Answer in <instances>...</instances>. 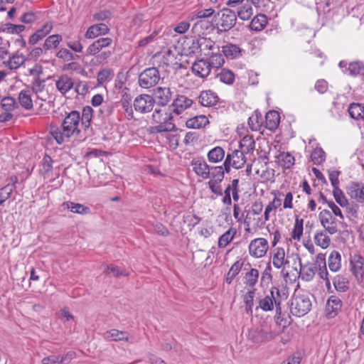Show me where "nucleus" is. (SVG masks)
Returning <instances> with one entry per match:
<instances>
[{
	"label": "nucleus",
	"instance_id": "nucleus-46",
	"mask_svg": "<svg viewBox=\"0 0 364 364\" xmlns=\"http://www.w3.org/2000/svg\"><path fill=\"white\" fill-rule=\"evenodd\" d=\"M236 234L235 228H230L223 233L218 239V247L220 248L225 247L234 238Z\"/></svg>",
	"mask_w": 364,
	"mask_h": 364
},
{
	"label": "nucleus",
	"instance_id": "nucleus-7",
	"mask_svg": "<svg viewBox=\"0 0 364 364\" xmlns=\"http://www.w3.org/2000/svg\"><path fill=\"white\" fill-rule=\"evenodd\" d=\"M245 163L246 159L243 152L235 149L227 154L223 165L225 166L226 173H229L231 166L239 169L241 168Z\"/></svg>",
	"mask_w": 364,
	"mask_h": 364
},
{
	"label": "nucleus",
	"instance_id": "nucleus-57",
	"mask_svg": "<svg viewBox=\"0 0 364 364\" xmlns=\"http://www.w3.org/2000/svg\"><path fill=\"white\" fill-rule=\"evenodd\" d=\"M252 15V8L248 4H245L237 11V16L241 20L246 21L250 18Z\"/></svg>",
	"mask_w": 364,
	"mask_h": 364
},
{
	"label": "nucleus",
	"instance_id": "nucleus-54",
	"mask_svg": "<svg viewBox=\"0 0 364 364\" xmlns=\"http://www.w3.org/2000/svg\"><path fill=\"white\" fill-rule=\"evenodd\" d=\"M220 81L227 85H232L235 80L234 73L229 70H222L220 73L217 75Z\"/></svg>",
	"mask_w": 364,
	"mask_h": 364
},
{
	"label": "nucleus",
	"instance_id": "nucleus-41",
	"mask_svg": "<svg viewBox=\"0 0 364 364\" xmlns=\"http://www.w3.org/2000/svg\"><path fill=\"white\" fill-rule=\"evenodd\" d=\"M279 164L284 168H291L295 162L294 157L289 152H282L277 156Z\"/></svg>",
	"mask_w": 364,
	"mask_h": 364
},
{
	"label": "nucleus",
	"instance_id": "nucleus-61",
	"mask_svg": "<svg viewBox=\"0 0 364 364\" xmlns=\"http://www.w3.org/2000/svg\"><path fill=\"white\" fill-rule=\"evenodd\" d=\"M271 272H272V266H271V262H269L267 264V266H266L264 272L262 274V277H261V283L262 284L266 283L268 284L272 281V276Z\"/></svg>",
	"mask_w": 364,
	"mask_h": 364
},
{
	"label": "nucleus",
	"instance_id": "nucleus-52",
	"mask_svg": "<svg viewBox=\"0 0 364 364\" xmlns=\"http://www.w3.org/2000/svg\"><path fill=\"white\" fill-rule=\"evenodd\" d=\"M262 123V116L260 113L255 112L248 119V125L252 131H257Z\"/></svg>",
	"mask_w": 364,
	"mask_h": 364
},
{
	"label": "nucleus",
	"instance_id": "nucleus-40",
	"mask_svg": "<svg viewBox=\"0 0 364 364\" xmlns=\"http://www.w3.org/2000/svg\"><path fill=\"white\" fill-rule=\"evenodd\" d=\"M18 102L22 107L26 110L33 108V100L29 90H21L18 94Z\"/></svg>",
	"mask_w": 364,
	"mask_h": 364
},
{
	"label": "nucleus",
	"instance_id": "nucleus-10",
	"mask_svg": "<svg viewBox=\"0 0 364 364\" xmlns=\"http://www.w3.org/2000/svg\"><path fill=\"white\" fill-rule=\"evenodd\" d=\"M338 66L343 69L344 74L355 77L364 73V63L362 61H354L348 63L346 60H341Z\"/></svg>",
	"mask_w": 364,
	"mask_h": 364
},
{
	"label": "nucleus",
	"instance_id": "nucleus-56",
	"mask_svg": "<svg viewBox=\"0 0 364 364\" xmlns=\"http://www.w3.org/2000/svg\"><path fill=\"white\" fill-rule=\"evenodd\" d=\"M263 210V204L261 201H256L255 202L252 207H251V209L250 210L248 211V213H247L246 216H245V223L247 224V226L250 225V223L247 221V220L249 219V215L250 214H252V215H259L262 211Z\"/></svg>",
	"mask_w": 364,
	"mask_h": 364
},
{
	"label": "nucleus",
	"instance_id": "nucleus-15",
	"mask_svg": "<svg viewBox=\"0 0 364 364\" xmlns=\"http://www.w3.org/2000/svg\"><path fill=\"white\" fill-rule=\"evenodd\" d=\"M350 271L355 277L363 276L364 269V257L358 253L350 254Z\"/></svg>",
	"mask_w": 364,
	"mask_h": 364
},
{
	"label": "nucleus",
	"instance_id": "nucleus-42",
	"mask_svg": "<svg viewBox=\"0 0 364 364\" xmlns=\"http://www.w3.org/2000/svg\"><path fill=\"white\" fill-rule=\"evenodd\" d=\"M259 273L257 269L251 268L245 273L244 283L246 286L253 288L258 282Z\"/></svg>",
	"mask_w": 364,
	"mask_h": 364
},
{
	"label": "nucleus",
	"instance_id": "nucleus-32",
	"mask_svg": "<svg viewBox=\"0 0 364 364\" xmlns=\"http://www.w3.org/2000/svg\"><path fill=\"white\" fill-rule=\"evenodd\" d=\"M209 124V120L205 115H198L188 119L186 122V127L190 129H200Z\"/></svg>",
	"mask_w": 364,
	"mask_h": 364
},
{
	"label": "nucleus",
	"instance_id": "nucleus-26",
	"mask_svg": "<svg viewBox=\"0 0 364 364\" xmlns=\"http://www.w3.org/2000/svg\"><path fill=\"white\" fill-rule=\"evenodd\" d=\"M277 335L278 333L276 331L261 329L254 333L253 341L257 343H267L274 340Z\"/></svg>",
	"mask_w": 364,
	"mask_h": 364
},
{
	"label": "nucleus",
	"instance_id": "nucleus-1",
	"mask_svg": "<svg viewBox=\"0 0 364 364\" xmlns=\"http://www.w3.org/2000/svg\"><path fill=\"white\" fill-rule=\"evenodd\" d=\"M92 114L93 109L90 106L83 107L82 114L76 110L66 112L61 127H51L50 133L57 144H62L65 141H69L71 137L80 134V125L87 131L91 125Z\"/></svg>",
	"mask_w": 364,
	"mask_h": 364
},
{
	"label": "nucleus",
	"instance_id": "nucleus-13",
	"mask_svg": "<svg viewBox=\"0 0 364 364\" xmlns=\"http://www.w3.org/2000/svg\"><path fill=\"white\" fill-rule=\"evenodd\" d=\"M112 43V39L109 37L100 38L93 41L87 48L86 55H95L99 53L103 48L109 47Z\"/></svg>",
	"mask_w": 364,
	"mask_h": 364
},
{
	"label": "nucleus",
	"instance_id": "nucleus-3",
	"mask_svg": "<svg viewBox=\"0 0 364 364\" xmlns=\"http://www.w3.org/2000/svg\"><path fill=\"white\" fill-rule=\"evenodd\" d=\"M161 80V74L156 67L144 69L138 76V84L143 89H149L156 86Z\"/></svg>",
	"mask_w": 364,
	"mask_h": 364
},
{
	"label": "nucleus",
	"instance_id": "nucleus-14",
	"mask_svg": "<svg viewBox=\"0 0 364 364\" xmlns=\"http://www.w3.org/2000/svg\"><path fill=\"white\" fill-rule=\"evenodd\" d=\"M110 29L104 23L93 24L88 27L85 38L87 39H94L100 36H105L109 33Z\"/></svg>",
	"mask_w": 364,
	"mask_h": 364
},
{
	"label": "nucleus",
	"instance_id": "nucleus-34",
	"mask_svg": "<svg viewBox=\"0 0 364 364\" xmlns=\"http://www.w3.org/2000/svg\"><path fill=\"white\" fill-rule=\"evenodd\" d=\"M63 205L74 213L80 215H87L90 213V208L80 203L68 201L63 203Z\"/></svg>",
	"mask_w": 364,
	"mask_h": 364
},
{
	"label": "nucleus",
	"instance_id": "nucleus-63",
	"mask_svg": "<svg viewBox=\"0 0 364 364\" xmlns=\"http://www.w3.org/2000/svg\"><path fill=\"white\" fill-rule=\"evenodd\" d=\"M13 192L9 186H4L0 188V205L11 198Z\"/></svg>",
	"mask_w": 364,
	"mask_h": 364
},
{
	"label": "nucleus",
	"instance_id": "nucleus-59",
	"mask_svg": "<svg viewBox=\"0 0 364 364\" xmlns=\"http://www.w3.org/2000/svg\"><path fill=\"white\" fill-rule=\"evenodd\" d=\"M200 53L206 50H211L213 49L215 46V42L212 41L210 38H198Z\"/></svg>",
	"mask_w": 364,
	"mask_h": 364
},
{
	"label": "nucleus",
	"instance_id": "nucleus-60",
	"mask_svg": "<svg viewBox=\"0 0 364 364\" xmlns=\"http://www.w3.org/2000/svg\"><path fill=\"white\" fill-rule=\"evenodd\" d=\"M27 50L28 51V58L36 60L38 58L43 55L45 49L43 48V46L32 48L31 46L27 48Z\"/></svg>",
	"mask_w": 364,
	"mask_h": 364
},
{
	"label": "nucleus",
	"instance_id": "nucleus-4",
	"mask_svg": "<svg viewBox=\"0 0 364 364\" xmlns=\"http://www.w3.org/2000/svg\"><path fill=\"white\" fill-rule=\"evenodd\" d=\"M311 307V302L309 298L301 295L293 299L290 309L294 316L301 317L308 314Z\"/></svg>",
	"mask_w": 364,
	"mask_h": 364
},
{
	"label": "nucleus",
	"instance_id": "nucleus-45",
	"mask_svg": "<svg viewBox=\"0 0 364 364\" xmlns=\"http://www.w3.org/2000/svg\"><path fill=\"white\" fill-rule=\"evenodd\" d=\"M63 38L59 34L49 36L43 44L45 51L58 48Z\"/></svg>",
	"mask_w": 364,
	"mask_h": 364
},
{
	"label": "nucleus",
	"instance_id": "nucleus-53",
	"mask_svg": "<svg viewBox=\"0 0 364 364\" xmlns=\"http://www.w3.org/2000/svg\"><path fill=\"white\" fill-rule=\"evenodd\" d=\"M303 225H304V220L299 219L296 218L295 220V223L294 225V228L291 232V237L296 240H300L302 235H303Z\"/></svg>",
	"mask_w": 364,
	"mask_h": 364
},
{
	"label": "nucleus",
	"instance_id": "nucleus-28",
	"mask_svg": "<svg viewBox=\"0 0 364 364\" xmlns=\"http://www.w3.org/2000/svg\"><path fill=\"white\" fill-rule=\"evenodd\" d=\"M53 160L47 154H46L41 164L40 173L44 178H50L53 175Z\"/></svg>",
	"mask_w": 364,
	"mask_h": 364
},
{
	"label": "nucleus",
	"instance_id": "nucleus-17",
	"mask_svg": "<svg viewBox=\"0 0 364 364\" xmlns=\"http://www.w3.org/2000/svg\"><path fill=\"white\" fill-rule=\"evenodd\" d=\"M342 301L335 295L331 296L326 302V311L328 318H333L341 311Z\"/></svg>",
	"mask_w": 364,
	"mask_h": 364
},
{
	"label": "nucleus",
	"instance_id": "nucleus-37",
	"mask_svg": "<svg viewBox=\"0 0 364 364\" xmlns=\"http://www.w3.org/2000/svg\"><path fill=\"white\" fill-rule=\"evenodd\" d=\"M225 154V150L221 146H215L208 152L207 157L209 162L218 163L224 159Z\"/></svg>",
	"mask_w": 364,
	"mask_h": 364
},
{
	"label": "nucleus",
	"instance_id": "nucleus-64",
	"mask_svg": "<svg viewBox=\"0 0 364 364\" xmlns=\"http://www.w3.org/2000/svg\"><path fill=\"white\" fill-rule=\"evenodd\" d=\"M66 45L70 50L75 53H82L83 50V46L80 38L75 41H70L67 42Z\"/></svg>",
	"mask_w": 364,
	"mask_h": 364
},
{
	"label": "nucleus",
	"instance_id": "nucleus-8",
	"mask_svg": "<svg viewBox=\"0 0 364 364\" xmlns=\"http://www.w3.org/2000/svg\"><path fill=\"white\" fill-rule=\"evenodd\" d=\"M269 249L268 241L263 237L252 240L248 247L250 256L255 258L264 257Z\"/></svg>",
	"mask_w": 364,
	"mask_h": 364
},
{
	"label": "nucleus",
	"instance_id": "nucleus-16",
	"mask_svg": "<svg viewBox=\"0 0 364 364\" xmlns=\"http://www.w3.org/2000/svg\"><path fill=\"white\" fill-rule=\"evenodd\" d=\"M193 104V100L185 95H178L173 100L171 107L172 112L176 114H181Z\"/></svg>",
	"mask_w": 364,
	"mask_h": 364
},
{
	"label": "nucleus",
	"instance_id": "nucleus-5",
	"mask_svg": "<svg viewBox=\"0 0 364 364\" xmlns=\"http://www.w3.org/2000/svg\"><path fill=\"white\" fill-rule=\"evenodd\" d=\"M218 15L220 16L218 26L220 27V32H227L235 25L237 15L232 9L224 8L221 10L220 15V13H218Z\"/></svg>",
	"mask_w": 364,
	"mask_h": 364
},
{
	"label": "nucleus",
	"instance_id": "nucleus-43",
	"mask_svg": "<svg viewBox=\"0 0 364 364\" xmlns=\"http://www.w3.org/2000/svg\"><path fill=\"white\" fill-rule=\"evenodd\" d=\"M26 58L22 54L16 53L6 61V66L11 70L18 68L25 61Z\"/></svg>",
	"mask_w": 364,
	"mask_h": 364
},
{
	"label": "nucleus",
	"instance_id": "nucleus-2",
	"mask_svg": "<svg viewBox=\"0 0 364 364\" xmlns=\"http://www.w3.org/2000/svg\"><path fill=\"white\" fill-rule=\"evenodd\" d=\"M276 307L277 314H281V301H280V291L279 288L272 287L268 294L264 298L259 299V306L256 308H260L264 311H270L274 309V306Z\"/></svg>",
	"mask_w": 364,
	"mask_h": 364
},
{
	"label": "nucleus",
	"instance_id": "nucleus-19",
	"mask_svg": "<svg viewBox=\"0 0 364 364\" xmlns=\"http://www.w3.org/2000/svg\"><path fill=\"white\" fill-rule=\"evenodd\" d=\"M348 194L357 203H364V183H352L348 188Z\"/></svg>",
	"mask_w": 364,
	"mask_h": 364
},
{
	"label": "nucleus",
	"instance_id": "nucleus-36",
	"mask_svg": "<svg viewBox=\"0 0 364 364\" xmlns=\"http://www.w3.org/2000/svg\"><path fill=\"white\" fill-rule=\"evenodd\" d=\"M267 23V18L264 14H257L251 21L249 27L251 30L260 31Z\"/></svg>",
	"mask_w": 364,
	"mask_h": 364
},
{
	"label": "nucleus",
	"instance_id": "nucleus-62",
	"mask_svg": "<svg viewBox=\"0 0 364 364\" xmlns=\"http://www.w3.org/2000/svg\"><path fill=\"white\" fill-rule=\"evenodd\" d=\"M45 80L40 79V77H35L31 84L32 91L36 94L41 92L45 87Z\"/></svg>",
	"mask_w": 364,
	"mask_h": 364
},
{
	"label": "nucleus",
	"instance_id": "nucleus-23",
	"mask_svg": "<svg viewBox=\"0 0 364 364\" xmlns=\"http://www.w3.org/2000/svg\"><path fill=\"white\" fill-rule=\"evenodd\" d=\"M272 264L277 269L284 268L289 264V261L285 258V251L282 247H277L272 255Z\"/></svg>",
	"mask_w": 364,
	"mask_h": 364
},
{
	"label": "nucleus",
	"instance_id": "nucleus-24",
	"mask_svg": "<svg viewBox=\"0 0 364 364\" xmlns=\"http://www.w3.org/2000/svg\"><path fill=\"white\" fill-rule=\"evenodd\" d=\"M317 266L314 264H302L300 262V272H299V277L305 282H310L311 281L314 276L316 272H317Z\"/></svg>",
	"mask_w": 364,
	"mask_h": 364
},
{
	"label": "nucleus",
	"instance_id": "nucleus-49",
	"mask_svg": "<svg viewBox=\"0 0 364 364\" xmlns=\"http://www.w3.org/2000/svg\"><path fill=\"white\" fill-rule=\"evenodd\" d=\"M255 289L248 291L243 298L244 303L245 304V311L247 314H252V309L254 306V297L255 295Z\"/></svg>",
	"mask_w": 364,
	"mask_h": 364
},
{
	"label": "nucleus",
	"instance_id": "nucleus-29",
	"mask_svg": "<svg viewBox=\"0 0 364 364\" xmlns=\"http://www.w3.org/2000/svg\"><path fill=\"white\" fill-rule=\"evenodd\" d=\"M350 117L357 121H364V105L360 103H350L348 108Z\"/></svg>",
	"mask_w": 364,
	"mask_h": 364
},
{
	"label": "nucleus",
	"instance_id": "nucleus-31",
	"mask_svg": "<svg viewBox=\"0 0 364 364\" xmlns=\"http://www.w3.org/2000/svg\"><path fill=\"white\" fill-rule=\"evenodd\" d=\"M183 51L186 55H191L200 53L199 39L191 38L185 42Z\"/></svg>",
	"mask_w": 364,
	"mask_h": 364
},
{
	"label": "nucleus",
	"instance_id": "nucleus-30",
	"mask_svg": "<svg viewBox=\"0 0 364 364\" xmlns=\"http://www.w3.org/2000/svg\"><path fill=\"white\" fill-rule=\"evenodd\" d=\"M280 122V117L278 112L272 110L268 112L265 116L266 128L269 130L274 131L276 129Z\"/></svg>",
	"mask_w": 364,
	"mask_h": 364
},
{
	"label": "nucleus",
	"instance_id": "nucleus-6",
	"mask_svg": "<svg viewBox=\"0 0 364 364\" xmlns=\"http://www.w3.org/2000/svg\"><path fill=\"white\" fill-rule=\"evenodd\" d=\"M155 103L156 100L151 95L141 94L134 99L133 106L136 112L146 114L153 110Z\"/></svg>",
	"mask_w": 364,
	"mask_h": 364
},
{
	"label": "nucleus",
	"instance_id": "nucleus-39",
	"mask_svg": "<svg viewBox=\"0 0 364 364\" xmlns=\"http://www.w3.org/2000/svg\"><path fill=\"white\" fill-rule=\"evenodd\" d=\"M335 289L338 292H345L349 289V282L346 277L338 274L333 279Z\"/></svg>",
	"mask_w": 364,
	"mask_h": 364
},
{
	"label": "nucleus",
	"instance_id": "nucleus-18",
	"mask_svg": "<svg viewBox=\"0 0 364 364\" xmlns=\"http://www.w3.org/2000/svg\"><path fill=\"white\" fill-rule=\"evenodd\" d=\"M53 29V24L51 23H45L41 28L38 29L33 34H32L28 39V45L33 46L38 43L40 41L43 40L48 36Z\"/></svg>",
	"mask_w": 364,
	"mask_h": 364
},
{
	"label": "nucleus",
	"instance_id": "nucleus-50",
	"mask_svg": "<svg viewBox=\"0 0 364 364\" xmlns=\"http://www.w3.org/2000/svg\"><path fill=\"white\" fill-rule=\"evenodd\" d=\"M1 106L6 112H13L18 108V105L16 100L11 97H5L1 101Z\"/></svg>",
	"mask_w": 364,
	"mask_h": 364
},
{
	"label": "nucleus",
	"instance_id": "nucleus-12",
	"mask_svg": "<svg viewBox=\"0 0 364 364\" xmlns=\"http://www.w3.org/2000/svg\"><path fill=\"white\" fill-rule=\"evenodd\" d=\"M195 173L203 179L209 178L210 166L202 158H194L191 162Z\"/></svg>",
	"mask_w": 364,
	"mask_h": 364
},
{
	"label": "nucleus",
	"instance_id": "nucleus-44",
	"mask_svg": "<svg viewBox=\"0 0 364 364\" xmlns=\"http://www.w3.org/2000/svg\"><path fill=\"white\" fill-rule=\"evenodd\" d=\"M222 51L227 58L231 59L237 58L241 55L240 47L231 43L223 46Z\"/></svg>",
	"mask_w": 364,
	"mask_h": 364
},
{
	"label": "nucleus",
	"instance_id": "nucleus-22",
	"mask_svg": "<svg viewBox=\"0 0 364 364\" xmlns=\"http://www.w3.org/2000/svg\"><path fill=\"white\" fill-rule=\"evenodd\" d=\"M154 96L159 105H166L172 97V92L168 87H158L154 90Z\"/></svg>",
	"mask_w": 364,
	"mask_h": 364
},
{
	"label": "nucleus",
	"instance_id": "nucleus-35",
	"mask_svg": "<svg viewBox=\"0 0 364 364\" xmlns=\"http://www.w3.org/2000/svg\"><path fill=\"white\" fill-rule=\"evenodd\" d=\"M327 231L320 230L317 231L314 235V242L317 246L321 247L322 249H326L331 243V238L327 235Z\"/></svg>",
	"mask_w": 364,
	"mask_h": 364
},
{
	"label": "nucleus",
	"instance_id": "nucleus-38",
	"mask_svg": "<svg viewBox=\"0 0 364 364\" xmlns=\"http://www.w3.org/2000/svg\"><path fill=\"white\" fill-rule=\"evenodd\" d=\"M225 172L226 171L223 164L218 166H210L209 178H211L210 181L221 182L224 178Z\"/></svg>",
	"mask_w": 364,
	"mask_h": 364
},
{
	"label": "nucleus",
	"instance_id": "nucleus-25",
	"mask_svg": "<svg viewBox=\"0 0 364 364\" xmlns=\"http://www.w3.org/2000/svg\"><path fill=\"white\" fill-rule=\"evenodd\" d=\"M199 102L204 107H212L217 104L218 97L211 90L202 91L198 97Z\"/></svg>",
	"mask_w": 364,
	"mask_h": 364
},
{
	"label": "nucleus",
	"instance_id": "nucleus-51",
	"mask_svg": "<svg viewBox=\"0 0 364 364\" xmlns=\"http://www.w3.org/2000/svg\"><path fill=\"white\" fill-rule=\"evenodd\" d=\"M255 145V141L252 138L245 136L240 142V151H242L244 154H248L254 150Z\"/></svg>",
	"mask_w": 364,
	"mask_h": 364
},
{
	"label": "nucleus",
	"instance_id": "nucleus-47",
	"mask_svg": "<svg viewBox=\"0 0 364 364\" xmlns=\"http://www.w3.org/2000/svg\"><path fill=\"white\" fill-rule=\"evenodd\" d=\"M103 273L107 276L112 275L115 277L127 275L125 269L120 268L113 264L106 265Z\"/></svg>",
	"mask_w": 364,
	"mask_h": 364
},
{
	"label": "nucleus",
	"instance_id": "nucleus-27",
	"mask_svg": "<svg viewBox=\"0 0 364 364\" xmlns=\"http://www.w3.org/2000/svg\"><path fill=\"white\" fill-rule=\"evenodd\" d=\"M103 337L108 341H129V333L126 331H119L117 329H111L106 331Z\"/></svg>",
	"mask_w": 364,
	"mask_h": 364
},
{
	"label": "nucleus",
	"instance_id": "nucleus-58",
	"mask_svg": "<svg viewBox=\"0 0 364 364\" xmlns=\"http://www.w3.org/2000/svg\"><path fill=\"white\" fill-rule=\"evenodd\" d=\"M333 193L338 204L343 208L348 205V200L339 188H333Z\"/></svg>",
	"mask_w": 364,
	"mask_h": 364
},
{
	"label": "nucleus",
	"instance_id": "nucleus-48",
	"mask_svg": "<svg viewBox=\"0 0 364 364\" xmlns=\"http://www.w3.org/2000/svg\"><path fill=\"white\" fill-rule=\"evenodd\" d=\"M55 55L64 62L75 60L80 58L78 55L72 53L70 50L65 48L59 49Z\"/></svg>",
	"mask_w": 364,
	"mask_h": 364
},
{
	"label": "nucleus",
	"instance_id": "nucleus-55",
	"mask_svg": "<svg viewBox=\"0 0 364 364\" xmlns=\"http://www.w3.org/2000/svg\"><path fill=\"white\" fill-rule=\"evenodd\" d=\"M326 154L321 148L314 149L311 154L312 162L316 165H320L325 161Z\"/></svg>",
	"mask_w": 364,
	"mask_h": 364
},
{
	"label": "nucleus",
	"instance_id": "nucleus-33",
	"mask_svg": "<svg viewBox=\"0 0 364 364\" xmlns=\"http://www.w3.org/2000/svg\"><path fill=\"white\" fill-rule=\"evenodd\" d=\"M328 264L331 272H336L339 271L341 267V254L338 251H332L328 257Z\"/></svg>",
	"mask_w": 364,
	"mask_h": 364
},
{
	"label": "nucleus",
	"instance_id": "nucleus-9",
	"mask_svg": "<svg viewBox=\"0 0 364 364\" xmlns=\"http://www.w3.org/2000/svg\"><path fill=\"white\" fill-rule=\"evenodd\" d=\"M318 219L322 227L328 233L333 235L338 232L336 219L330 210L326 209L321 210L318 214Z\"/></svg>",
	"mask_w": 364,
	"mask_h": 364
},
{
	"label": "nucleus",
	"instance_id": "nucleus-21",
	"mask_svg": "<svg viewBox=\"0 0 364 364\" xmlns=\"http://www.w3.org/2000/svg\"><path fill=\"white\" fill-rule=\"evenodd\" d=\"M55 86L58 90L64 95L73 87L74 82L72 77L67 75H63L55 81Z\"/></svg>",
	"mask_w": 364,
	"mask_h": 364
},
{
	"label": "nucleus",
	"instance_id": "nucleus-20",
	"mask_svg": "<svg viewBox=\"0 0 364 364\" xmlns=\"http://www.w3.org/2000/svg\"><path fill=\"white\" fill-rule=\"evenodd\" d=\"M172 117L171 115L165 114L164 119L161 122H158V125L151 128V133L168 132L176 129V125L171 122Z\"/></svg>",
	"mask_w": 364,
	"mask_h": 364
},
{
	"label": "nucleus",
	"instance_id": "nucleus-11",
	"mask_svg": "<svg viewBox=\"0 0 364 364\" xmlns=\"http://www.w3.org/2000/svg\"><path fill=\"white\" fill-rule=\"evenodd\" d=\"M211 68L212 64L203 59L196 61L191 66L192 73L200 78L207 77L210 73Z\"/></svg>",
	"mask_w": 364,
	"mask_h": 364
}]
</instances>
